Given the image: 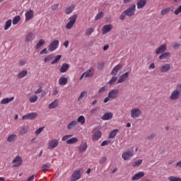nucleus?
Returning <instances> with one entry per match:
<instances>
[{"instance_id": "1", "label": "nucleus", "mask_w": 181, "mask_h": 181, "mask_svg": "<svg viewBox=\"0 0 181 181\" xmlns=\"http://www.w3.org/2000/svg\"><path fill=\"white\" fill-rule=\"evenodd\" d=\"M71 136H73L71 134L65 135L63 136L62 141H63V142L66 141L67 145H73L74 144H77V142H78V139L76 137L71 138Z\"/></svg>"}, {"instance_id": "2", "label": "nucleus", "mask_w": 181, "mask_h": 181, "mask_svg": "<svg viewBox=\"0 0 181 181\" xmlns=\"http://www.w3.org/2000/svg\"><path fill=\"white\" fill-rule=\"evenodd\" d=\"M135 11H136V6L135 4L130 5L127 9L124 11L123 13L126 15V16H129L132 18V16H135Z\"/></svg>"}, {"instance_id": "3", "label": "nucleus", "mask_w": 181, "mask_h": 181, "mask_svg": "<svg viewBox=\"0 0 181 181\" xmlns=\"http://www.w3.org/2000/svg\"><path fill=\"white\" fill-rule=\"evenodd\" d=\"M77 18H78V16L77 14H74V16H71L69 18V21L66 25V28L69 30L71 29L74 26V23H76V21H77Z\"/></svg>"}, {"instance_id": "4", "label": "nucleus", "mask_w": 181, "mask_h": 181, "mask_svg": "<svg viewBox=\"0 0 181 181\" xmlns=\"http://www.w3.org/2000/svg\"><path fill=\"white\" fill-rule=\"evenodd\" d=\"M142 115V112L141 111V109L139 108H133L130 111V115L133 118V119H136V118H139L141 115Z\"/></svg>"}, {"instance_id": "5", "label": "nucleus", "mask_w": 181, "mask_h": 181, "mask_svg": "<svg viewBox=\"0 0 181 181\" xmlns=\"http://www.w3.org/2000/svg\"><path fill=\"white\" fill-rule=\"evenodd\" d=\"M59 43H60V42L57 40L52 41L49 45L48 50L49 52H54V50L59 47Z\"/></svg>"}, {"instance_id": "6", "label": "nucleus", "mask_w": 181, "mask_h": 181, "mask_svg": "<svg viewBox=\"0 0 181 181\" xmlns=\"http://www.w3.org/2000/svg\"><path fill=\"white\" fill-rule=\"evenodd\" d=\"M13 166L14 168H18L23 163V160H22V158L21 156H16L12 161Z\"/></svg>"}, {"instance_id": "7", "label": "nucleus", "mask_w": 181, "mask_h": 181, "mask_svg": "<svg viewBox=\"0 0 181 181\" xmlns=\"http://www.w3.org/2000/svg\"><path fill=\"white\" fill-rule=\"evenodd\" d=\"M133 156L134 153L131 151H124L122 155V158L124 160H129Z\"/></svg>"}, {"instance_id": "8", "label": "nucleus", "mask_w": 181, "mask_h": 181, "mask_svg": "<svg viewBox=\"0 0 181 181\" xmlns=\"http://www.w3.org/2000/svg\"><path fill=\"white\" fill-rule=\"evenodd\" d=\"M170 100L173 101H175V100H179L180 98V93L179 90H174L170 95Z\"/></svg>"}, {"instance_id": "9", "label": "nucleus", "mask_w": 181, "mask_h": 181, "mask_svg": "<svg viewBox=\"0 0 181 181\" xmlns=\"http://www.w3.org/2000/svg\"><path fill=\"white\" fill-rule=\"evenodd\" d=\"M118 94H119V90L113 89L110 92H109L108 95L109 98H111V100H115V98H117Z\"/></svg>"}, {"instance_id": "10", "label": "nucleus", "mask_w": 181, "mask_h": 181, "mask_svg": "<svg viewBox=\"0 0 181 181\" xmlns=\"http://www.w3.org/2000/svg\"><path fill=\"white\" fill-rule=\"evenodd\" d=\"M160 73H168L170 70V64H164L159 67Z\"/></svg>"}, {"instance_id": "11", "label": "nucleus", "mask_w": 181, "mask_h": 181, "mask_svg": "<svg viewBox=\"0 0 181 181\" xmlns=\"http://www.w3.org/2000/svg\"><path fill=\"white\" fill-rule=\"evenodd\" d=\"M59 146V140L52 139L49 142L48 149H54V148H57Z\"/></svg>"}, {"instance_id": "12", "label": "nucleus", "mask_w": 181, "mask_h": 181, "mask_svg": "<svg viewBox=\"0 0 181 181\" xmlns=\"http://www.w3.org/2000/svg\"><path fill=\"white\" fill-rule=\"evenodd\" d=\"M87 148H88L87 142H82L78 146V151L79 152V153H83V152H86V151H87Z\"/></svg>"}, {"instance_id": "13", "label": "nucleus", "mask_w": 181, "mask_h": 181, "mask_svg": "<svg viewBox=\"0 0 181 181\" xmlns=\"http://www.w3.org/2000/svg\"><path fill=\"white\" fill-rule=\"evenodd\" d=\"M25 22H28V21L33 19V16H35V13L33 12V10H29L27 12H25Z\"/></svg>"}, {"instance_id": "14", "label": "nucleus", "mask_w": 181, "mask_h": 181, "mask_svg": "<svg viewBox=\"0 0 181 181\" xmlns=\"http://www.w3.org/2000/svg\"><path fill=\"white\" fill-rule=\"evenodd\" d=\"M80 177H81V173L80 170H76L72 174L71 181H77Z\"/></svg>"}, {"instance_id": "15", "label": "nucleus", "mask_w": 181, "mask_h": 181, "mask_svg": "<svg viewBox=\"0 0 181 181\" xmlns=\"http://www.w3.org/2000/svg\"><path fill=\"white\" fill-rule=\"evenodd\" d=\"M129 77V72H126L123 74L122 76L119 77V79L117 81L118 84H121V83H124Z\"/></svg>"}, {"instance_id": "16", "label": "nucleus", "mask_w": 181, "mask_h": 181, "mask_svg": "<svg viewBox=\"0 0 181 181\" xmlns=\"http://www.w3.org/2000/svg\"><path fill=\"white\" fill-rule=\"evenodd\" d=\"M145 176V173L143 171H140L137 173H136L132 177V180L135 181V180H139V179H142Z\"/></svg>"}, {"instance_id": "17", "label": "nucleus", "mask_w": 181, "mask_h": 181, "mask_svg": "<svg viewBox=\"0 0 181 181\" xmlns=\"http://www.w3.org/2000/svg\"><path fill=\"white\" fill-rule=\"evenodd\" d=\"M111 30H112V25L111 24L104 25L102 28V33L103 35L111 32Z\"/></svg>"}, {"instance_id": "18", "label": "nucleus", "mask_w": 181, "mask_h": 181, "mask_svg": "<svg viewBox=\"0 0 181 181\" xmlns=\"http://www.w3.org/2000/svg\"><path fill=\"white\" fill-rule=\"evenodd\" d=\"M167 49L168 45H166V44H163L156 50V54H160L161 53H163Z\"/></svg>"}, {"instance_id": "19", "label": "nucleus", "mask_w": 181, "mask_h": 181, "mask_svg": "<svg viewBox=\"0 0 181 181\" xmlns=\"http://www.w3.org/2000/svg\"><path fill=\"white\" fill-rule=\"evenodd\" d=\"M28 132H29V126L25 125V126L21 127L19 134L21 136H23V135H26Z\"/></svg>"}, {"instance_id": "20", "label": "nucleus", "mask_w": 181, "mask_h": 181, "mask_svg": "<svg viewBox=\"0 0 181 181\" xmlns=\"http://www.w3.org/2000/svg\"><path fill=\"white\" fill-rule=\"evenodd\" d=\"M147 0H138L136 2L137 9H142L146 5Z\"/></svg>"}, {"instance_id": "21", "label": "nucleus", "mask_w": 181, "mask_h": 181, "mask_svg": "<svg viewBox=\"0 0 181 181\" xmlns=\"http://www.w3.org/2000/svg\"><path fill=\"white\" fill-rule=\"evenodd\" d=\"M121 69H122V64H119L117 65H116L112 72H111V74H112L113 76H117V74L118 73V71H119V70H121Z\"/></svg>"}, {"instance_id": "22", "label": "nucleus", "mask_w": 181, "mask_h": 181, "mask_svg": "<svg viewBox=\"0 0 181 181\" xmlns=\"http://www.w3.org/2000/svg\"><path fill=\"white\" fill-rule=\"evenodd\" d=\"M102 135H103V133H101V131L100 130L96 131L92 137L93 141H98V139L101 138Z\"/></svg>"}, {"instance_id": "23", "label": "nucleus", "mask_w": 181, "mask_h": 181, "mask_svg": "<svg viewBox=\"0 0 181 181\" xmlns=\"http://www.w3.org/2000/svg\"><path fill=\"white\" fill-rule=\"evenodd\" d=\"M34 39H35V35H33V33H28L26 35L25 42L26 43H29V42H32V40H33Z\"/></svg>"}, {"instance_id": "24", "label": "nucleus", "mask_w": 181, "mask_h": 181, "mask_svg": "<svg viewBox=\"0 0 181 181\" xmlns=\"http://www.w3.org/2000/svg\"><path fill=\"white\" fill-rule=\"evenodd\" d=\"M58 83L59 86H66L69 83V79L64 76L59 78Z\"/></svg>"}, {"instance_id": "25", "label": "nucleus", "mask_w": 181, "mask_h": 181, "mask_svg": "<svg viewBox=\"0 0 181 181\" xmlns=\"http://www.w3.org/2000/svg\"><path fill=\"white\" fill-rule=\"evenodd\" d=\"M92 76L93 71H91V69H89L81 75V76L80 77V80H83V77L87 78V77H92Z\"/></svg>"}, {"instance_id": "26", "label": "nucleus", "mask_w": 181, "mask_h": 181, "mask_svg": "<svg viewBox=\"0 0 181 181\" xmlns=\"http://www.w3.org/2000/svg\"><path fill=\"white\" fill-rule=\"evenodd\" d=\"M113 117V115L112 112H106L104 114V115L102 117V119L103 121H108L111 119Z\"/></svg>"}, {"instance_id": "27", "label": "nucleus", "mask_w": 181, "mask_h": 181, "mask_svg": "<svg viewBox=\"0 0 181 181\" xmlns=\"http://www.w3.org/2000/svg\"><path fill=\"white\" fill-rule=\"evenodd\" d=\"M17 139H18V135L15 134H12L7 137L6 141L7 142H15V141H16Z\"/></svg>"}, {"instance_id": "28", "label": "nucleus", "mask_w": 181, "mask_h": 181, "mask_svg": "<svg viewBox=\"0 0 181 181\" xmlns=\"http://www.w3.org/2000/svg\"><path fill=\"white\" fill-rule=\"evenodd\" d=\"M15 100V97H11V98H6L1 100V104L5 105V104H9L11 101H13Z\"/></svg>"}, {"instance_id": "29", "label": "nucleus", "mask_w": 181, "mask_h": 181, "mask_svg": "<svg viewBox=\"0 0 181 181\" xmlns=\"http://www.w3.org/2000/svg\"><path fill=\"white\" fill-rule=\"evenodd\" d=\"M78 124V122L77 120L74 119L73 121H71L68 125H67V129H73V128H76V127H77Z\"/></svg>"}, {"instance_id": "30", "label": "nucleus", "mask_w": 181, "mask_h": 181, "mask_svg": "<svg viewBox=\"0 0 181 181\" xmlns=\"http://www.w3.org/2000/svg\"><path fill=\"white\" fill-rule=\"evenodd\" d=\"M69 67V64H63L59 69L60 73H66Z\"/></svg>"}, {"instance_id": "31", "label": "nucleus", "mask_w": 181, "mask_h": 181, "mask_svg": "<svg viewBox=\"0 0 181 181\" xmlns=\"http://www.w3.org/2000/svg\"><path fill=\"white\" fill-rule=\"evenodd\" d=\"M26 76H28V71L23 70L17 74V78H23V77H26Z\"/></svg>"}, {"instance_id": "32", "label": "nucleus", "mask_w": 181, "mask_h": 181, "mask_svg": "<svg viewBox=\"0 0 181 181\" xmlns=\"http://www.w3.org/2000/svg\"><path fill=\"white\" fill-rule=\"evenodd\" d=\"M118 132H119V130L118 129L112 131L109 134V139H114V138L117 136V134H118Z\"/></svg>"}, {"instance_id": "33", "label": "nucleus", "mask_w": 181, "mask_h": 181, "mask_svg": "<svg viewBox=\"0 0 181 181\" xmlns=\"http://www.w3.org/2000/svg\"><path fill=\"white\" fill-rule=\"evenodd\" d=\"M74 8H76V6L74 5H71L66 7L65 9V13H66V15H70V13L74 11Z\"/></svg>"}, {"instance_id": "34", "label": "nucleus", "mask_w": 181, "mask_h": 181, "mask_svg": "<svg viewBox=\"0 0 181 181\" xmlns=\"http://www.w3.org/2000/svg\"><path fill=\"white\" fill-rule=\"evenodd\" d=\"M169 57H170V53L165 52L159 57V59L160 60H166V59H169Z\"/></svg>"}, {"instance_id": "35", "label": "nucleus", "mask_w": 181, "mask_h": 181, "mask_svg": "<svg viewBox=\"0 0 181 181\" xmlns=\"http://www.w3.org/2000/svg\"><path fill=\"white\" fill-rule=\"evenodd\" d=\"M59 106V100H55L52 103L49 105V110H53V108H56V107Z\"/></svg>"}, {"instance_id": "36", "label": "nucleus", "mask_w": 181, "mask_h": 181, "mask_svg": "<svg viewBox=\"0 0 181 181\" xmlns=\"http://www.w3.org/2000/svg\"><path fill=\"white\" fill-rule=\"evenodd\" d=\"M76 122H78V124H81V125H84L86 124V117L83 115L79 116L77 118Z\"/></svg>"}, {"instance_id": "37", "label": "nucleus", "mask_w": 181, "mask_h": 181, "mask_svg": "<svg viewBox=\"0 0 181 181\" xmlns=\"http://www.w3.org/2000/svg\"><path fill=\"white\" fill-rule=\"evenodd\" d=\"M45 40H43V39L40 40L35 45V49H40V47H42V46H43V45H45Z\"/></svg>"}, {"instance_id": "38", "label": "nucleus", "mask_w": 181, "mask_h": 181, "mask_svg": "<svg viewBox=\"0 0 181 181\" xmlns=\"http://www.w3.org/2000/svg\"><path fill=\"white\" fill-rule=\"evenodd\" d=\"M11 26H12V20L9 19L5 23L4 30H8Z\"/></svg>"}, {"instance_id": "39", "label": "nucleus", "mask_w": 181, "mask_h": 181, "mask_svg": "<svg viewBox=\"0 0 181 181\" xmlns=\"http://www.w3.org/2000/svg\"><path fill=\"white\" fill-rule=\"evenodd\" d=\"M87 95H88V93H87V91H83L78 98V101H81V100H83V98H87Z\"/></svg>"}, {"instance_id": "40", "label": "nucleus", "mask_w": 181, "mask_h": 181, "mask_svg": "<svg viewBox=\"0 0 181 181\" xmlns=\"http://www.w3.org/2000/svg\"><path fill=\"white\" fill-rule=\"evenodd\" d=\"M53 57H54L53 54H51L47 56V57L44 59L45 63H49V62H52V60H53Z\"/></svg>"}, {"instance_id": "41", "label": "nucleus", "mask_w": 181, "mask_h": 181, "mask_svg": "<svg viewBox=\"0 0 181 181\" xmlns=\"http://www.w3.org/2000/svg\"><path fill=\"white\" fill-rule=\"evenodd\" d=\"M62 59V55H57L54 57V59L51 62V64H56L59 60Z\"/></svg>"}, {"instance_id": "42", "label": "nucleus", "mask_w": 181, "mask_h": 181, "mask_svg": "<svg viewBox=\"0 0 181 181\" xmlns=\"http://www.w3.org/2000/svg\"><path fill=\"white\" fill-rule=\"evenodd\" d=\"M20 21H21V16H16L13 19V25H18V23H19Z\"/></svg>"}, {"instance_id": "43", "label": "nucleus", "mask_w": 181, "mask_h": 181, "mask_svg": "<svg viewBox=\"0 0 181 181\" xmlns=\"http://www.w3.org/2000/svg\"><path fill=\"white\" fill-rule=\"evenodd\" d=\"M169 181H181V178L176 176H170L168 177Z\"/></svg>"}, {"instance_id": "44", "label": "nucleus", "mask_w": 181, "mask_h": 181, "mask_svg": "<svg viewBox=\"0 0 181 181\" xmlns=\"http://www.w3.org/2000/svg\"><path fill=\"white\" fill-rule=\"evenodd\" d=\"M169 12H170V8H165L161 11L160 15L162 16H164V15H166V13H169Z\"/></svg>"}, {"instance_id": "45", "label": "nucleus", "mask_w": 181, "mask_h": 181, "mask_svg": "<svg viewBox=\"0 0 181 181\" xmlns=\"http://www.w3.org/2000/svg\"><path fill=\"white\" fill-rule=\"evenodd\" d=\"M104 18V13L103 11H100L98 13L95 18V21H98L99 19H103Z\"/></svg>"}, {"instance_id": "46", "label": "nucleus", "mask_w": 181, "mask_h": 181, "mask_svg": "<svg viewBox=\"0 0 181 181\" xmlns=\"http://www.w3.org/2000/svg\"><path fill=\"white\" fill-rule=\"evenodd\" d=\"M42 172H47V170H50V167L47 164H44L41 167Z\"/></svg>"}, {"instance_id": "47", "label": "nucleus", "mask_w": 181, "mask_h": 181, "mask_svg": "<svg viewBox=\"0 0 181 181\" xmlns=\"http://www.w3.org/2000/svg\"><path fill=\"white\" fill-rule=\"evenodd\" d=\"M93 32H94V28H89L86 30L85 35L86 36H90V35H91V33H93Z\"/></svg>"}, {"instance_id": "48", "label": "nucleus", "mask_w": 181, "mask_h": 181, "mask_svg": "<svg viewBox=\"0 0 181 181\" xmlns=\"http://www.w3.org/2000/svg\"><path fill=\"white\" fill-rule=\"evenodd\" d=\"M142 165V159L137 160L134 161V163L132 164V166L136 167V166H141Z\"/></svg>"}, {"instance_id": "49", "label": "nucleus", "mask_w": 181, "mask_h": 181, "mask_svg": "<svg viewBox=\"0 0 181 181\" xmlns=\"http://www.w3.org/2000/svg\"><path fill=\"white\" fill-rule=\"evenodd\" d=\"M28 116H29V119H35V118H36V117H37V113L36 112H32V113H28Z\"/></svg>"}, {"instance_id": "50", "label": "nucleus", "mask_w": 181, "mask_h": 181, "mask_svg": "<svg viewBox=\"0 0 181 181\" xmlns=\"http://www.w3.org/2000/svg\"><path fill=\"white\" fill-rule=\"evenodd\" d=\"M30 103H36L37 101V95H33L29 98Z\"/></svg>"}, {"instance_id": "51", "label": "nucleus", "mask_w": 181, "mask_h": 181, "mask_svg": "<svg viewBox=\"0 0 181 181\" xmlns=\"http://www.w3.org/2000/svg\"><path fill=\"white\" fill-rule=\"evenodd\" d=\"M156 134H149L148 136H147V139L148 140V141H152V139H154V138H156Z\"/></svg>"}, {"instance_id": "52", "label": "nucleus", "mask_w": 181, "mask_h": 181, "mask_svg": "<svg viewBox=\"0 0 181 181\" xmlns=\"http://www.w3.org/2000/svg\"><path fill=\"white\" fill-rule=\"evenodd\" d=\"M117 76H112V78L109 81L108 84H114V83H115V81H117Z\"/></svg>"}, {"instance_id": "53", "label": "nucleus", "mask_w": 181, "mask_h": 181, "mask_svg": "<svg viewBox=\"0 0 181 181\" xmlns=\"http://www.w3.org/2000/svg\"><path fill=\"white\" fill-rule=\"evenodd\" d=\"M105 162H107V156L102 157L99 160L100 165H103V163H105Z\"/></svg>"}, {"instance_id": "54", "label": "nucleus", "mask_w": 181, "mask_h": 181, "mask_svg": "<svg viewBox=\"0 0 181 181\" xmlns=\"http://www.w3.org/2000/svg\"><path fill=\"white\" fill-rule=\"evenodd\" d=\"M105 91H107V86H103L100 88L98 90L99 94H103V93H105Z\"/></svg>"}, {"instance_id": "55", "label": "nucleus", "mask_w": 181, "mask_h": 181, "mask_svg": "<svg viewBox=\"0 0 181 181\" xmlns=\"http://www.w3.org/2000/svg\"><path fill=\"white\" fill-rule=\"evenodd\" d=\"M98 70H103L104 69V62H99L98 64Z\"/></svg>"}, {"instance_id": "56", "label": "nucleus", "mask_w": 181, "mask_h": 181, "mask_svg": "<svg viewBox=\"0 0 181 181\" xmlns=\"http://www.w3.org/2000/svg\"><path fill=\"white\" fill-rule=\"evenodd\" d=\"M43 129H45V127H40L37 129L35 132V135H39V134H40Z\"/></svg>"}, {"instance_id": "57", "label": "nucleus", "mask_w": 181, "mask_h": 181, "mask_svg": "<svg viewBox=\"0 0 181 181\" xmlns=\"http://www.w3.org/2000/svg\"><path fill=\"white\" fill-rule=\"evenodd\" d=\"M110 143H111V141L106 140V141H103L100 145H101V146H105L110 144Z\"/></svg>"}, {"instance_id": "58", "label": "nucleus", "mask_w": 181, "mask_h": 181, "mask_svg": "<svg viewBox=\"0 0 181 181\" xmlns=\"http://www.w3.org/2000/svg\"><path fill=\"white\" fill-rule=\"evenodd\" d=\"M40 54H47V48L43 49L40 52Z\"/></svg>"}, {"instance_id": "59", "label": "nucleus", "mask_w": 181, "mask_h": 181, "mask_svg": "<svg viewBox=\"0 0 181 181\" xmlns=\"http://www.w3.org/2000/svg\"><path fill=\"white\" fill-rule=\"evenodd\" d=\"M176 91H180L181 93V83H178L177 85V88L175 89Z\"/></svg>"}, {"instance_id": "60", "label": "nucleus", "mask_w": 181, "mask_h": 181, "mask_svg": "<svg viewBox=\"0 0 181 181\" xmlns=\"http://www.w3.org/2000/svg\"><path fill=\"white\" fill-rule=\"evenodd\" d=\"M26 63V61L25 60H21L18 63L19 66H25V64Z\"/></svg>"}, {"instance_id": "61", "label": "nucleus", "mask_w": 181, "mask_h": 181, "mask_svg": "<svg viewBox=\"0 0 181 181\" xmlns=\"http://www.w3.org/2000/svg\"><path fill=\"white\" fill-rule=\"evenodd\" d=\"M59 8V4H55L52 6V11H56Z\"/></svg>"}, {"instance_id": "62", "label": "nucleus", "mask_w": 181, "mask_h": 181, "mask_svg": "<svg viewBox=\"0 0 181 181\" xmlns=\"http://www.w3.org/2000/svg\"><path fill=\"white\" fill-rule=\"evenodd\" d=\"M22 119H23V120L29 119V114H27V115H23V116L22 117Z\"/></svg>"}, {"instance_id": "63", "label": "nucleus", "mask_w": 181, "mask_h": 181, "mask_svg": "<svg viewBox=\"0 0 181 181\" xmlns=\"http://www.w3.org/2000/svg\"><path fill=\"white\" fill-rule=\"evenodd\" d=\"M42 88H38L35 93L34 94H40V93H42Z\"/></svg>"}, {"instance_id": "64", "label": "nucleus", "mask_w": 181, "mask_h": 181, "mask_svg": "<svg viewBox=\"0 0 181 181\" xmlns=\"http://www.w3.org/2000/svg\"><path fill=\"white\" fill-rule=\"evenodd\" d=\"M69 40H66L64 42V47H66V49H67V47H69Z\"/></svg>"}]
</instances>
